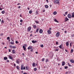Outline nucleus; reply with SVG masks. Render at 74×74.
<instances>
[{
    "mask_svg": "<svg viewBox=\"0 0 74 74\" xmlns=\"http://www.w3.org/2000/svg\"><path fill=\"white\" fill-rule=\"evenodd\" d=\"M14 42H10V44L11 45H14Z\"/></svg>",
    "mask_w": 74,
    "mask_h": 74,
    "instance_id": "a878e982",
    "label": "nucleus"
},
{
    "mask_svg": "<svg viewBox=\"0 0 74 74\" xmlns=\"http://www.w3.org/2000/svg\"><path fill=\"white\" fill-rule=\"evenodd\" d=\"M68 65L69 66H71V64H70V63H69V62H68Z\"/></svg>",
    "mask_w": 74,
    "mask_h": 74,
    "instance_id": "c9c22d12",
    "label": "nucleus"
},
{
    "mask_svg": "<svg viewBox=\"0 0 74 74\" xmlns=\"http://www.w3.org/2000/svg\"><path fill=\"white\" fill-rule=\"evenodd\" d=\"M53 53H51L50 54H49V57L51 58V57H53Z\"/></svg>",
    "mask_w": 74,
    "mask_h": 74,
    "instance_id": "39448f33",
    "label": "nucleus"
},
{
    "mask_svg": "<svg viewBox=\"0 0 74 74\" xmlns=\"http://www.w3.org/2000/svg\"><path fill=\"white\" fill-rule=\"evenodd\" d=\"M70 62H72V63H74V60L72 59L70 60Z\"/></svg>",
    "mask_w": 74,
    "mask_h": 74,
    "instance_id": "1a4fd4ad",
    "label": "nucleus"
},
{
    "mask_svg": "<svg viewBox=\"0 0 74 74\" xmlns=\"http://www.w3.org/2000/svg\"><path fill=\"white\" fill-rule=\"evenodd\" d=\"M54 21H55V22H56L57 23H59V21H58V20H56V18H54Z\"/></svg>",
    "mask_w": 74,
    "mask_h": 74,
    "instance_id": "dca6fc26",
    "label": "nucleus"
},
{
    "mask_svg": "<svg viewBox=\"0 0 74 74\" xmlns=\"http://www.w3.org/2000/svg\"><path fill=\"white\" fill-rule=\"evenodd\" d=\"M29 14H31L32 13V10H29Z\"/></svg>",
    "mask_w": 74,
    "mask_h": 74,
    "instance_id": "c756f323",
    "label": "nucleus"
},
{
    "mask_svg": "<svg viewBox=\"0 0 74 74\" xmlns=\"http://www.w3.org/2000/svg\"><path fill=\"white\" fill-rule=\"evenodd\" d=\"M9 52H11V50H10V49H9Z\"/></svg>",
    "mask_w": 74,
    "mask_h": 74,
    "instance_id": "13d9d810",
    "label": "nucleus"
},
{
    "mask_svg": "<svg viewBox=\"0 0 74 74\" xmlns=\"http://www.w3.org/2000/svg\"><path fill=\"white\" fill-rule=\"evenodd\" d=\"M5 13V12L4 10L2 11L1 12V13L2 14H4V13Z\"/></svg>",
    "mask_w": 74,
    "mask_h": 74,
    "instance_id": "473e14b6",
    "label": "nucleus"
},
{
    "mask_svg": "<svg viewBox=\"0 0 74 74\" xmlns=\"http://www.w3.org/2000/svg\"><path fill=\"white\" fill-rule=\"evenodd\" d=\"M67 16L69 18H71L72 17V16L71 15V14H68Z\"/></svg>",
    "mask_w": 74,
    "mask_h": 74,
    "instance_id": "7ed1b4c3",
    "label": "nucleus"
},
{
    "mask_svg": "<svg viewBox=\"0 0 74 74\" xmlns=\"http://www.w3.org/2000/svg\"><path fill=\"white\" fill-rule=\"evenodd\" d=\"M11 40H12V41L14 42V40L13 39H11Z\"/></svg>",
    "mask_w": 74,
    "mask_h": 74,
    "instance_id": "680f3d73",
    "label": "nucleus"
},
{
    "mask_svg": "<svg viewBox=\"0 0 74 74\" xmlns=\"http://www.w3.org/2000/svg\"><path fill=\"white\" fill-rule=\"evenodd\" d=\"M62 66H64V65L65 64V62H64V61H62Z\"/></svg>",
    "mask_w": 74,
    "mask_h": 74,
    "instance_id": "9d476101",
    "label": "nucleus"
},
{
    "mask_svg": "<svg viewBox=\"0 0 74 74\" xmlns=\"http://www.w3.org/2000/svg\"><path fill=\"white\" fill-rule=\"evenodd\" d=\"M32 66H35V62H33V63Z\"/></svg>",
    "mask_w": 74,
    "mask_h": 74,
    "instance_id": "5701e85b",
    "label": "nucleus"
},
{
    "mask_svg": "<svg viewBox=\"0 0 74 74\" xmlns=\"http://www.w3.org/2000/svg\"><path fill=\"white\" fill-rule=\"evenodd\" d=\"M9 47H10V48H13V46H12V45H10V46H9Z\"/></svg>",
    "mask_w": 74,
    "mask_h": 74,
    "instance_id": "4c0bfd02",
    "label": "nucleus"
},
{
    "mask_svg": "<svg viewBox=\"0 0 74 74\" xmlns=\"http://www.w3.org/2000/svg\"><path fill=\"white\" fill-rule=\"evenodd\" d=\"M65 51L66 52H68V50H65Z\"/></svg>",
    "mask_w": 74,
    "mask_h": 74,
    "instance_id": "e2e57ef3",
    "label": "nucleus"
},
{
    "mask_svg": "<svg viewBox=\"0 0 74 74\" xmlns=\"http://www.w3.org/2000/svg\"><path fill=\"white\" fill-rule=\"evenodd\" d=\"M18 43V41H17V40H16V43Z\"/></svg>",
    "mask_w": 74,
    "mask_h": 74,
    "instance_id": "8fccbe9b",
    "label": "nucleus"
},
{
    "mask_svg": "<svg viewBox=\"0 0 74 74\" xmlns=\"http://www.w3.org/2000/svg\"><path fill=\"white\" fill-rule=\"evenodd\" d=\"M8 59V57H4V60H7Z\"/></svg>",
    "mask_w": 74,
    "mask_h": 74,
    "instance_id": "4be33fe9",
    "label": "nucleus"
},
{
    "mask_svg": "<svg viewBox=\"0 0 74 74\" xmlns=\"http://www.w3.org/2000/svg\"><path fill=\"white\" fill-rule=\"evenodd\" d=\"M49 30H50V31H51V28H49Z\"/></svg>",
    "mask_w": 74,
    "mask_h": 74,
    "instance_id": "774afa93",
    "label": "nucleus"
},
{
    "mask_svg": "<svg viewBox=\"0 0 74 74\" xmlns=\"http://www.w3.org/2000/svg\"><path fill=\"white\" fill-rule=\"evenodd\" d=\"M37 42V40H32V42L33 43H36Z\"/></svg>",
    "mask_w": 74,
    "mask_h": 74,
    "instance_id": "ddd939ff",
    "label": "nucleus"
},
{
    "mask_svg": "<svg viewBox=\"0 0 74 74\" xmlns=\"http://www.w3.org/2000/svg\"><path fill=\"white\" fill-rule=\"evenodd\" d=\"M6 61L7 62H9L10 61H9L8 60H6Z\"/></svg>",
    "mask_w": 74,
    "mask_h": 74,
    "instance_id": "3c124183",
    "label": "nucleus"
},
{
    "mask_svg": "<svg viewBox=\"0 0 74 74\" xmlns=\"http://www.w3.org/2000/svg\"><path fill=\"white\" fill-rule=\"evenodd\" d=\"M49 60H48V59H46V62H48V61Z\"/></svg>",
    "mask_w": 74,
    "mask_h": 74,
    "instance_id": "79ce46f5",
    "label": "nucleus"
},
{
    "mask_svg": "<svg viewBox=\"0 0 74 74\" xmlns=\"http://www.w3.org/2000/svg\"><path fill=\"white\" fill-rule=\"evenodd\" d=\"M36 54H38V52H37V51H36Z\"/></svg>",
    "mask_w": 74,
    "mask_h": 74,
    "instance_id": "338daca9",
    "label": "nucleus"
},
{
    "mask_svg": "<svg viewBox=\"0 0 74 74\" xmlns=\"http://www.w3.org/2000/svg\"><path fill=\"white\" fill-rule=\"evenodd\" d=\"M9 57L10 59H12L13 58L12 56H9Z\"/></svg>",
    "mask_w": 74,
    "mask_h": 74,
    "instance_id": "7c9ffc66",
    "label": "nucleus"
},
{
    "mask_svg": "<svg viewBox=\"0 0 74 74\" xmlns=\"http://www.w3.org/2000/svg\"><path fill=\"white\" fill-rule=\"evenodd\" d=\"M24 66L23 65H21V70H23V67Z\"/></svg>",
    "mask_w": 74,
    "mask_h": 74,
    "instance_id": "2eb2a0df",
    "label": "nucleus"
},
{
    "mask_svg": "<svg viewBox=\"0 0 74 74\" xmlns=\"http://www.w3.org/2000/svg\"><path fill=\"white\" fill-rule=\"evenodd\" d=\"M60 33L59 32H58L56 34V37H57L58 38V37H59V36H60Z\"/></svg>",
    "mask_w": 74,
    "mask_h": 74,
    "instance_id": "f03ea898",
    "label": "nucleus"
},
{
    "mask_svg": "<svg viewBox=\"0 0 74 74\" xmlns=\"http://www.w3.org/2000/svg\"><path fill=\"white\" fill-rule=\"evenodd\" d=\"M23 74H27V73H26V72H24Z\"/></svg>",
    "mask_w": 74,
    "mask_h": 74,
    "instance_id": "864d4df0",
    "label": "nucleus"
},
{
    "mask_svg": "<svg viewBox=\"0 0 74 74\" xmlns=\"http://www.w3.org/2000/svg\"><path fill=\"white\" fill-rule=\"evenodd\" d=\"M31 29H32V27H29L27 29L28 31L29 32L30 31Z\"/></svg>",
    "mask_w": 74,
    "mask_h": 74,
    "instance_id": "20e7f679",
    "label": "nucleus"
},
{
    "mask_svg": "<svg viewBox=\"0 0 74 74\" xmlns=\"http://www.w3.org/2000/svg\"><path fill=\"white\" fill-rule=\"evenodd\" d=\"M72 17L73 18H74V12H73V13H72Z\"/></svg>",
    "mask_w": 74,
    "mask_h": 74,
    "instance_id": "412c9836",
    "label": "nucleus"
},
{
    "mask_svg": "<svg viewBox=\"0 0 74 74\" xmlns=\"http://www.w3.org/2000/svg\"><path fill=\"white\" fill-rule=\"evenodd\" d=\"M25 69V66H24L23 67V69L24 70Z\"/></svg>",
    "mask_w": 74,
    "mask_h": 74,
    "instance_id": "09e8293b",
    "label": "nucleus"
},
{
    "mask_svg": "<svg viewBox=\"0 0 74 74\" xmlns=\"http://www.w3.org/2000/svg\"><path fill=\"white\" fill-rule=\"evenodd\" d=\"M47 33L49 34H51V31H50V29H49V30H48Z\"/></svg>",
    "mask_w": 74,
    "mask_h": 74,
    "instance_id": "0eeeda50",
    "label": "nucleus"
},
{
    "mask_svg": "<svg viewBox=\"0 0 74 74\" xmlns=\"http://www.w3.org/2000/svg\"><path fill=\"white\" fill-rule=\"evenodd\" d=\"M37 70V68H34V71H36Z\"/></svg>",
    "mask_w": 74,
    "mask_h": 74,
    "instance_id": "72a5a7b5",
    "label": "nucleus"
},
{
    "mask_svg": "<svg viewBox=\"0 0 74 74\" xmlns=\"http://www.w3.org/2000/svg\"><path fill=\"white\" fill-rule=\"evenodd\" d=\"M23 20H22V19L20 20V22H21V23H22L23 22Z\"/></svg>",
    "mask_w": 74,
    "mask_h": 74,
    "instance_id": "37998d69",
    "label": "nucleus"
},
{
    "mask_svg": "<svg viewBox=\"0 0 74 74\" xmlns=\"http://www.w3.org/2000/svg\"><path fill=\"white\" fill-rule=\"evenodd\" d=\"M64 32H65V33H67V31H64Z\"/></svg>",
    "mask_w": 74,
    "mask_h": 74,
    "instance_id": "69168bd1",
    "label": "nucleus"
},
{
    "mask_svg": "<svg viewBox=\"0 0 74 74\" xmlns=\"http://www.w3.org/2000/svg\"><path fill=\"white\" fill-rule=\"evenodd\" d=\"M57 12H53V14H54V15H56V14H57Z\"/></svg>",
    "mask_w": 74,
    "mask_h": 74,
    "instance_id": "f3484780",
    "label": "nucleus"
},
{
    "mask_svg": "<svg viewBox=\"0 0 74 74\" xmlns=\"http://www.w3.org/2000/svg\"><path fill=\"white\" fill-rule=\"evenodd\" d=\"M43 32V31L42 29H40L39 30V32L40 33V34H42V32Z\"/></svg>",
    "mask_w": 74,
    "mask_h": 74,
    "instance_id": "423d86ee",
    "label": "nucleus"
},
{
    "mask_svg": "<svg viewBox=\"0 0 74 74\" xmlns=\"http://www.w3.org/2000/svg\"><path fill=\"white\" fill-rule=\"evenodd\" d=\"M32 47H33L32 46H29V47H28V49H32Z\"/></svg>",
    "mask_w": 74,
    "mask_h": 74,
    "instance_id": "9b49d317",
    "label": "nucleus"
},
{
    "mask_svg": "<svg viewBox=\"0 0 74 74\" xmlns=\"http://www.w3.org/2000/svg\"><path fill=\"white\" fill-rule=\"evenodd\" d=\"M48 7H49V6H48V5H45V8H48Z\"/></svg>",
    "mask_w": 74,
    "mask_h": 74,
    "instance_id": "bb28decb",
    "label": "nucleus"
},
{
    "mask_svg": "<svg viewBox=\"0 0 74 74\" xmlns=\"http://www.w3.org/2000/svg\"><path fill=\"white\" fill-rule=\"evenodd\" d=\"M62 46H63V43H62L61 45H60V46H59V47H60V49H62Z\"/></svg>",
    "mask_w": 74,
    "mask_h": 74,
    "instance_id": "6e6552de",
    "label": "nucleus"
},
{
    "mask_svg": "<svg viewBox=\"0 0 74 74\" xmlns=\"http://www.w3.org/2000/svg\"><path fill=\"white\" fill-rule=\"evenodd\" d=\"M9 39H10V38L9 37H7V40H9Z\"/></svg>",
    "mask_w": 74,
    "mask_h": 74,
    "instance_id": "c03bdc74",
    "label": "nucleus"
},
{
    "mask_svg": "<svg viewBox=\"0 0 74 74\" xmlns=\"http://www.w3.org/2000/svg\"><path fill=\"white\" fill-rule=\"evenodd\" d=\"M65 20L66 21H67L69 20V18H67V17H65Z\"/></svg>",
    "mask_w": 74,
    "mask_h": 74,
    "instance_id": "f8f14e48",
    "label": "nucleus"
},
{
    "mask_svg": "<svg viewBox=\"0 0 74 74\" xmlns=\"http://www.w3.org/2000/svg\"><path fill=\"white\" fill-rule=\"evenodd\" d=\"M33 51V49H32H32H31V51Z\"/></svg>",
    "mask_w": 74,
    "mask_h": 74,
    "instance_id": "49530a36",
    "label": "nucleus"
},
{
    "mask_svg": "<svg viewBox=\"0 0 74 74\" xmlns=\"http://www.w3.org/2000/svg\"><path fill=\"white\" fill-rule=\"evenodd\" d=\"M16 46H12V48L13 49H15V48H16Z\"/></svg>",
    "mask_w": 74,
    "mask_h": 74,
    "instance_id": "2f4dec72",
    "label": "nucleus"
},
{
    "mask_svg": "<svg viewBox=\"0 0 74 74\" xmlns=\"http://www.w3.org/2000/svg\"><path fill=\"white\" fill-rule=\"evenodd\" d=\"M21 6H18V8H19V9H20V8H21Z\"/></svg>",
    "mask_w": 74,
    "mask_h": 74,
    "instance_id": "bf43d9fd",
    "label": "nucleus"
},
{
    "mask_svg": "<svg viewBox=\"0 0 74 74\" xmlns=\"http://www.w3.org/2000/svg\"><path fill=\"white\" fill-rule=\"evenodd\" d=\"M68 67L67 66H64V69H67V68Z\"/></svg>",
    "mask_w": 74,
    "mask_h": 74,
    "instance_id": "ea45409f",
    "label": "nucleus"
},
{
    "mask_svg": "<svg viewBox=\"0 0 74 74\" xmlns=\"http://www.w3.org/2000/svg\"><path fill=\"white\" fill-rule=\"evenodd\" d=\"M38 31H39V29L38 28L37 29L36 31V32H38Z\"/></svg>",
    "mask_w": 74,
    "mask_h": 74,
    "instance_id": "f704fd0d",
    "label": "nucleus"
},
{
    "mask_svg": "<svg viewBox=\"0 0 74 74\" xmlns=\"http://www.w3.org/2000/svg\"><path fill=\"white\" fill-rule=\"evenodd\" d=\"M69 42H66V46H69Z\"/></svg>",
    "mask_w": 74,
    "mask_h": 74,
    "instance_id": "aec40b11",
    "label": "nucleus"
},
{
    "mask_svg": "<svg viewBox=\"0 0 74 74\" xmlns=\"http://www.w3.org/2000/svg\"><path fill=\"white\" fill-rule=\"evenodd\" d=\"M25 47V46H27V45H26L25 44V45H24Z\"/></svg>",
    "mask_w": 74,
    "mask_h": 74,
    "instance_id": "052dcab7",
    "label": "nucleus"
},
{
    "mask_svg": "<svg viewBox=\"0 0 74 74\" xmlns=\"http://www.w3.org/2000/svg\"><path fill=\"white\" fill-rule=\"evenodd\" d=\"M59 1H60V0H55L54 1V3H56V4H58L60 3V2H59Z\"/></svg>",
    "mask_w": 74,
    "mask_h": 74,
    "instance_id": "f257e3e1",
    "label": "nucleus"
},
{
    "mask_svg": "<svg viewBox=\"0 0 74 74\" xmlns=\"http://www.w3.org/2000/svg\"><path fill=\"white\" fill-rule=\"evenodd\" d=\"M65 14H67V12H65Z\"/></svg>",
    "mask_w": 74,
    "mask_h": 74,
    "instance_id": "603ef678",
    "label": "nucleus"
},
{
    "mask_svg": "<svg viewBox=\"0 0 74 74\" xmlns=\"http://www.w3.org/2000/svg\"><path fill=\"white\" fill-rule=\"evenodd\" d=\"M1 23H4V21H3V20H2L1 21Z\"/></svg>",
    "mask_w": 74,
    "mask_h": 74,
    "instance_id": "a19ab883",
    "label": "nucleus"
},
{
    "mask_svg": "<svg viewBox=\"0 0 74 74\" xmlns=\"http://www.w3.org/2000/svg\"><path fill=\"white\" fill-rule=\"evenodd\" d=\"M3 33L0 34V35H1V36H3Z\"/></svg>",
    "mask_w": 74,
    "mask_h": 74,
    "instance_id": "de8ad7c7",
    "label": "nucleus"
},
{
    "mask_svg": "<svg viewBox=\"0 0 74 74\" xmlns=\"http://www.w3.org/2000/svg\"><path fill=\"white\" fill-rule=\"evenodd\" d=\"M35 22L36 23H37V24H38V23H39V22L38 21H35Z\"/></svg>",
    "mask_w": 74,
    "mask_h": 74,
    "instance_id": "e433bc0d",
    "label": "nucleus"
},
{
    "mask_svg": "<svg viewBox=\"0 0 74 74\" xmlns=\"http://www.w3.org/2000/svg\"><path fill=\"white\" fill-rule=\"evenodd\" d=\"M26 70H28L29 69V67L27 66H26Z\"/></svg>",
    "mask_w": 74,
    "mask_h": 74,
    "instance_id": "393cba45",
    "label": "nucleus"
},
{
    "mask_svg": "<svg viewBox=\"0 0 74 74\" xmlns=\"http://www.w3.org/2000/svg\"><path fill=\"white\" fill-rule=\"evenodd\" d=\"M10 39H9L8 40L9 42H10Z\"/></svg>",
    "mask_w": 74,
    "mask_h": 74,
    "instance_id": "0e129e2a",
    "label": "nucleus"
},
{
    "mask_svg": "<svg viewBox=\"0 0 74 74\" xmlns=\"http://www.w3.org/2000/svg\"><path fill=\"white\" fill-rule=\"evenodd\" d=\"M23 50H25L26 48L25 47V45H24V46H23Z\"/></svg>",
    "mask_w": 74,
    "mask_h": 74,
    "instance_id": "6ab92c4d",
    "label": "nucleus"
},
{
    "mask_svg": "<svg viewBox=\"0 0 74 74\" xmlns=\"http://www.w3.org/2000/svg\"><path fill=\"white\" fill-rule=\"evenodd\" d=\"M33 27H34V28H36V25H33Z\"/></svg>",
    "mask_w": 74,
    "mask_h": 74,
    "instance_id": "cd10ccee",
    "label": "nucleus"
},
{
    "mask_svg": "<svg viewBox=\"0 0 74 74\" xmlns=\"http://www.w3.org/2000/svg\"><path fill=\"white\" fill-rule=\"evenodd\" d=\"M71 44H72V43H71H71H70V46H71Z\"/></svg>",
    "mask_w": 74,
    "mask_h": 74,
    "instance_id": "4d7b16f0",
    "label": "nucleus"
},
{
    "mask_svg": "<svg viewBox=\"0 0 74 74\" xmlns=\"http://www.w3.org/2000/svg\"><path fill=\"white\" fill-rule=\"evenodd\" d=\"M73 49H71V50L70 53H73Z\"/></svg>",
    "mask_w": 74,
    "mask_h": 74,
    "instance_id": "c85d7f7f",
    "label": "nucleus"
},
{
    "mask_svg": "<svg viewBox=\"0 0 74 74\" xmlns=\"http://www.w3.org/2000/svg\"><path fill=\"white\" fill-rule=\"evenodd\" d=\"M45 60V58H42V61H44Z\"/></svg>",
    "mask_w": 74,
    "mask_h": 74,
    "instance_id": "a18cd8bd",
    "label": "nucleus"
},
{
    "mask_svg": "<svg viewBox=\"0 0 74 74\" xmlns=\"http://www.w3.org/2000/svg\"><path fill=\"white\" fill-rule=\"evenodd\" d=\"M56 45H58V42H56Z\"/></svg>",
    "mask_w": 74,
    "mask_h": 74,
    "instance_id": "6e6d98bb",
    "label": "nucleus"
},
{
    "mask_svg": "<svg viewBox=\"0 0 74 74\" xmlns=\"http://www.w3.org/2000/svg\"><path fill=\"white\" fill-rule=\"evenodd\" d=\"M16 67L17 69H19V66L18 65H17V66H16Z\"/></svg>",
    "mask_w": 74,
    "mask_h": 74,
    "instance_id": "b1692460",
    "label": "nucleus"
},
{
    "mask_svg": "<svg viewBox=\"0 0 74 74\" xmlns=\"http://www.w3.org/2000/svg\"><path fill=\"white\" fill-rule=\"evenodd\" d=\"M12 53L13 54H15V50L14 49L12 50Z\"/></svg>",
    "mask_w": 74,
    "mask_h": 74,
    "instance_id": "4468645a",
    "label": "nucleus"
},
{
    "mask_svg": "<svg viewBox=\"0 0 74 74\" xmlns=\"http://www.w3.org/2000/svg\"><path fill=\"white\" fill-rule=\"evenodd\" d=\"M16 62L17 63V64H18L19 62V60H16Z\"/></svg>",
    "mask_w": 74,
    "mask_h": 74,
    "instance_id": "a211bd4d",
    "label": "nucleus"
},
{
    "mask_svg": "<svg viewBox=\"0 0 74 74\" xmlns=\"http://www.w3.org/2000/svg\"><path fill=\"white\" fill-rule=\"evenodd\" d=\"M40 47H44V45H40Z\"/></svg>",
    "mask_w": 74,
    "mask_h": 74,
    "instance_id": "58836bf2",
    "label": "nucleus"
},
{
    "mask_svg": "<svg viewBox=\"0 0 74 74\" xmlns=\"http://www.w3.org/2000/svg\"><path fill=\"white\" fill-rule=\"evenodd\" d=\"M58 49H56V51H58Z\"/></svg>",
    "mask_w": 74,
    "mask_h": 74,
    "instance_id": "5fc2aeb1",
    "label": "nucleus"
}]
</instances>
